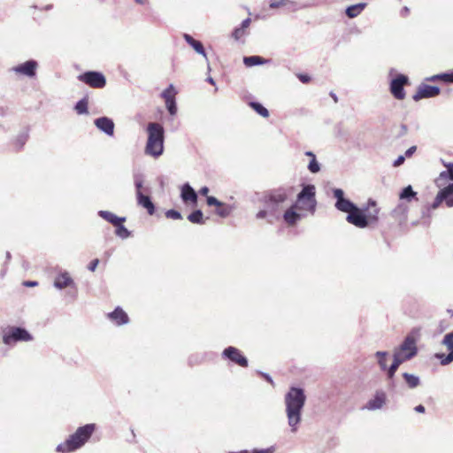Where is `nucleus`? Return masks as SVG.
<instances>
[{
	"label": "nucleus",
	"instance_id": "obj_1",
	"mask_svg": "<svg viewBox=\"0 0 453 453\" xmlns=\"http://www.w3.org/2000/svg\"><path fill=\"white\" fill-rule=\"evenodd\" d=\"M295 193L293 186L279 187L265 191L259 198V202L265 205L256 214L257 219H265L268 215H276L280 211V204L284 203Z\"/></svg>",
	"mask_w": 453,
	"mask_h": 453
},
{
	"label": "nucleus",
	"instance_id": "obj_2",
	"mask_svg": "<svg viewBox=\"0 0 453 453\" xmlns=\"http://www.w3.org/2000/svg\"><path fill=\"white\" fill-rule=\"evenodd\" d=\"M303 390L297 388H291L285 396V403L288 424L292 431L296 432L297 425L301 420V411L305 403Z\"/></svg>",
	"mask_w": 453,
	"mask_h": 453
},
{
	"label": "nucleus",
	"instance_id": "obj_3",
	"mask_svg": "<svg viewBox=\"0 0 453 453\" xmlns=\"http://www.w3.org/2000/svg\"><path fill=\"white\" fill-rule=\"evenodd\" d=\"M96 429V424H87L80 426L64 442L57 447L59 453H71L81 448L92 436Z\"/></svg>",
	"mask_w": 453,
	"mask_h": 453
},
{
	"label": "nucleus",
	"instance_id": "obj_4",
	"mask_svg": "<svg viewBox=\"0 0 453 453\" xmlns=\"http://www.w3.org/2000/svg\"><path fill=\"white\" fill-rule=\"evenodd\" d=\"M148 140L145 147L147 155L157 157L164 151V128L158 123H149L147 127Z\"/></svg>",
	"mask_w": 453,
	"mask_h": 453
},
{
	"label": "nucleus",
	"instance_id": "obj_5",
	"mask_svg": "<svg viewBox=\"0 0 453 453\" xmlns=\"http://www.w3.org/2000/svg\"><path fill=\"white\" fill-rule=\"evenodd\" d=\"M316 188L314 185H306L302 191L297 195V199L295 205L300 211L309 212L313 214L316 211L317 201L315 198Z\"/></svg>",
	"mask_w": 453,
	"mask_h": 453
},
{
	"label": "nucleus",
	"instance_id": "obj_6",
	"mask_svg": "<svg viewBox=\"0 0 453 453\" xmlns=\"http://www.w3.org/2000/svg\"><path fill=\"white\" fill-rule=\"evenodd\" d=\"M32 340L31 334L24 328L21 327H11L3 336V342L11 345L17 342H28Z\"/></svg>",
	"mask_w": 453,
	"mask_h": 453
},
{
	"label": "nucleus",
	"instance_id": "obj_7",
	"mask_svg": "<svg viewBox=\"0 0 453 453\" xmlns=\"http://www.w3.org/2000/svg\"><path fill=\"white\" fill-rule=\"evenodd\" d=\"M78 79L93 88H103L106 85L105 77L99 72H86L80 74Z\"/></svg>",
	"mask_w": 453,
	"mask_h": 453
},
{
	"label": "nucleus",
	"instance_id": "obj_8",
	"mask_svg": "<svg viewBox=\"0 0 453 453\" xmlns=\"http://www.w3.org/2000/svg\"><path fill=\"white\" fill-rule=\"evenodd\" d=\"M395 353L400 354L402 357H404V360L411 359L417 354L416 336L414 335V332L406 336L400 348L395 350Z\"/></svg>",
	"mask_w": 453,
	"mask_h": 453
},
{
	"label": "nucleus",
	"instance_id": "obj_9",
	"mask_svg": "<svg viewBox=\"0 0 453 453\" xmlns=\"http://www.w3.org/2000/svg\"><path fill=\"white\" fill-rule=\"evenodd\" d=\"M409 84V78L403 74H398L390 82V93L397 100H403L406 96L404 86Z\"/></svg>",
	"mask_w": 453,
	"mask_h": 453
},
{
	"label": "nucleus",
	"instance_id": "obj_10",
	"mask_svg": "<svg viewBox=\"0 0 453 453\" xmlns=\"http://www.w3.org/2000/svg\"><path fill=\"white\" fill-rule=\"evenodd\" d=\"M222 357L241 367H248V359L243 356L242 352L235 347L229 346L226 348L222 352Z\"/></svg>",
	"mask_w": 453,
	"mask_h": 453
},
{
	"label": "nucleus",
	"instance_id": "obj_11",
	"mask_svg": "<svg viewBox=\"0 0 453 453\" xmlns=\"http://www.w3.org/2000/svg\"><path fill=\"white\" fill-rule=\"evenodd\" d=\"M442 202H445L448 207L453 206V182L438 192L433 208H437Z\"/></svg>",
	"mask_w": 453,
	"mask_h": 453
},
{
	"label": "nucleus",
	"instance_id": "obj_12",
	"mask_svg": "<svg viewBox=\"0 0 453 453\" xmlns=\"http://www.w3.org/2000/svg\"><path fill=\"white\" fill-rule=\"evenodd\" d=\"M440 88L436 86L421 84L418 87L416 93L412 96L414 101L418 102L423 98L437 96L440 94Z\"/></svg>",
	"mask_w": 453,
	"mask_h": 453
},
{
	"label": "nucleus",
	"instance_id": "obj_13",
	"mask_svg": "<svg viewBox=\"0 0 453 453\" xmlns=\"http://www.w3.org/2000/svg\"><path fill=\"white\" fill-rule=\"evenodd\" d=\"M347 221L359 228H365L369 225L365 214L357 206L348 213Z\"/></svg>",
	"mask_w": 453,
	"mask_h": 453
},
{
	"label": "nucleus",
	"instance_id": "obj_14",
	"mask_svg": "<svg viewBox=\"0 0 453 453\" xmlns=\"http://www.w3.org/2000/svg\"><path fill=\"white\" fill-rule=\"evenodd\" d=\"M442 344L446 346L449 350V354H436L435 357L441 360L442 365H449L453 362V332L447 334L443 340Z\"/></svg>",
	"mask_w": 453,
	"mask_h": 453
},
{
	"label": "nucleus",
	"instance_id": "obj_15",
	"mask_svg": "<svg viewBox=\"0 0 453 453\" xmlns=\"http://www.w3.org/2000/svg\"><path fill=\"white\" fill-rule=\"evenodd\" d=\"M304 216L305 213L300 211L297 205L293 203L284 211L283 219L288 226H294Z\"/></svg>",
	"mask_w": 453,
	"mask_h": 453
},
{
	"label": "nucleus",
	"instance_id": "obj_16",
	"mask_svg": "<svg viewBox=\"0 0 453 453\" xmlns=\"http://www.w3.org/2000/svg\"><path fill=\"white\" fill-rule=\"evenodd\" d=\"M334 196L337 200L335 207L341 211L349 213L356 207L353 203L344 198V192L341 188H335L334 190Z\"/></svg>",
	"mask_w": 453,
	"mask_h": 453
},
{
	"label": "nucleus",
	"instance_id": "obj_17",
	"mask_svg": "<svg viewBox=\"0 0 453 453\" xmlns=\"http://www.w3.org/2000/svg\"><path fill=\"white\" fill-rule=\"evenodd\" d=\"M177 91L173 85H170L166 89L162 92V97L165 100V106L171 115H174L177 111L175 96Z\"/></svg>",
	"mask_w": 453,
	"mask_h": 453
},
{
	"label": "nucleus",
	"instance_id": "obj_18",
	"mask_svg": "<svg viewBox=\"0 0 453 453\" xmlns=\"http://www.w3.org/2000/svg\"><path fill=\"white\" fill-rule=\"evenodd\" d=\"M37 62L35 60H28L21 65L14 66L12 70L19 74L27 77H34L35 75Z\"/></svg>",
	"mask_w": 453,
	"mask_h": 453
},
{
	"label": "nucleus",
	"instance_id": "obj_19",
	"mask_svg": "<svg viewBox=\"0 0 453 453\" xmlns=\"http://www.w3.org/2000/svg\"><path fill=\"white\" fill-rule=\"evenodd\" d=\"M366 211V219H368V223H376L379 220V213L380 208H378L377 203L374 200L369 199L367 203V207L365 210Z\"/></svg>",
	"mask_w": 453,
	"mask_h": 453
},
{
	"label": "nucleus",
	"instance_id": "obj_20",
	"mask_svg": "<svg viewBox=\"0 0 453 453\" xmlns=\"http://www.w3.org/2000/svg\"><path fill=\"white\" fill-rule=\"evenodd\" d=\"M408 211L407 205L400 203L391 211V216L401 225L407 221Z\"/></svg>",
	"mask_w": 453,
	"mask_h": 453
},
{
	"label": "nucleus",
	"instance_id": "obj_21",
	"mask_svg": "<svg viewBox=\"0 0 453 453\" xmlns=\"http://www.w3.org/2000/svg\"><path fill=\"white\" fill-rule=\"evenodd\" d=\"M108 318L119 326L129 321L127 314L120 307H117L112 312L109 313Z\"/></svg>",
	"mask_w": 453,
	"mask_h": 453
},
{
	"label": "nucleus",
	"instance_id": "obj_22",
	"mask_svg": "<svg viewBox=\"0 0 453 453\" xmlns=\"http://www.w3.org/2000/svg\"><path fill=\"white\" fill-rule=\"evenodd\" d=\"M95 125L107 134H113L114 123L111 119L106 117H101L95 120Z\"/></svg>",
	"mask_w": 453,
	"mask_h": 453
},
{
	"label": "nucleus",
	"instance_id": "obj_23",
	"mask_svg": "<svg viewBox=\"0 0 453 453\" xmlns=\"http://www.w3.org/2000/svg\"><path fill=\"white\" fill-rule=\"evenodd\" d=\"M137 203L139 205L145 208L150 215L154 214V203L151 202L150 196L143 195L142 191L137 192Z\"/></svg>",
	"mask_w": 453,
	"mask_h": 453
},
{
	"label": "nucleus",
	"instance_id": "obj_24",
	"mask_svg": "<svg viewBox=\"0 0 453 453\" xmlns=\"http://www.w3.org/2000/svg\"><path fill=\"white\" fill-rule=\"evenodd\" d=\"M386 402V394L383 391H377L374 397L367 403L369 410L380 409Z\"/></svg>",
	"mask_w": 453,
	"mask_h": 453
},
{
	"label": "nucleus",
	"instance_id": "obj_25",
	"mask_svg": "<svg viewBox=\"0 0 453 453\" xmlns=\"http://www.w3.org/2000/svg\"><path fill=\"white\" fill-rule=\"evenodd\" d=\"M181 198L184 203L190 202L196 203L197 201V195L188 184H185L181 188Z\"/></svg>",
	"mask_w": 453,
	"mask_h": 453
},
{
	"label": "nucleus",
	"instance_id": "obj_26",
	"mask_svg": "<svg viewBox=\"0 0 453 453\" xmlns=\"http://www.w3.org/2000/svg\"><path fill=\"white\" fill-rule=\"evenodd\" d=\"M73 283V279L71 278L70 274L66 272L58 274L54 280V286L60 289L67 288L71 286Z\"/></svg>",
	"mask_w": 453,
	"mask_h": 453
},
{
	"label": "nucleus",
	"instance_id": "obj_27",
	"mask_svg": "<svg viewBox=\"0 0 453 453\" xmlns=\"http://www.w3.org/2000/svg\"><path fill=\"white\" fill-rule=\"evenodd\" d=\"M98 214L101 218H103L106 221L110 222L114 226L123 224L126 221V218L118 217L115 214H113L112 212L108 211H100Z\"/></svg>",
	"mask_w": 453,
	"mask_h": 453
},
{
	"label": "nucleus",
	"instance_id": "obj_28",
	"mask_svg": "<svg viewBox=\"0 0 453 453\" xmlns=\"http://www.w3.org/2000/svg\"><path fill=\"white\" fill-rule=\"evenodd\" d=\"M366 5L367 4L365 3H359L354 5H350L346 9V15L349 18L353 19L358 16L364 11Z\"/></svg>",
	"mask_w": 453,
	"mask_h": 453
},
{
	"label": "nucleus",
	"instance_id": "obj_29",
	"mask_svg": "<svg viewBox=\"0 0 453 453\" xmlns=\"http://www.w3.org/2000/svg\"><path fill=\"white\" fill-rule=\"evenodd\" d=\"M400 200H405L407 202H411L412 199L418 201L417 192L412 189L411 185L405 187L401 193L399 194Z\"/></svg>",
	"mask_w": 453,
	"mask_h": 453
},
{
	"label": "nucleus",
	"instance_id": "obj_30",
	"mask_svg": "<svg viewBox=\"0 0 453 453\" xmlns=\"http://www.w3.org/2000/svg\"><path fill=\"white\" fill-rule=\"evenodd\" d=\"M185 41L194 48V50L202 55H205L204 48L199 41L195 40L191 35L185 34L184 35Z\"/></svg>",
	"mask_w": 453,
	"mask_h": 453
},
{
	"label": "nucleus",
	"instance_id": "obj_31",
	"mask_svg": "<svg viewBox=\"0 0 453 453\" xmlns=\"http://www.w3.org/2000/svg\"><path fill=\"white\" fill-rule=\"evenodd\" d=\"M404 357H402L400 354L394 353V361L391 366L388 368V378L391 379L394 377L395 372L397 371L399 365L404 362Z\"/></svg>",
	"mask_w": 453,
	"mask_h": 453
},
{
	"label": "nucleus",
	"instance_id": "obj_32",
	"mask_svg": "<svg viewBox=\"0 0 453 453\" xmlns=\"http://www.w3.org/2000/svg\"><path fill=\"white\" fill-rule=\"evenodd\" d=\"M428 81H442L445 83H453V72L450 73H441L426 78Z\"/></svg>",
	"mask_w": 453,
	"mask_h": 453
},
{
	"label": "nucleus",
	"instance_id": "obj_33",
	"mask_svg": "<svg viewBox=\"0 0 453 453\" xmlns=\"http://www.w3.org/2000/svg\"><path fill=\"white\" fill-rule=\"evenodd\" d=\"M266 62H267L266 59H265L259 56H250V57H245L243 58V63L248 67H251V66H254L257 65H263Z\"/></svg>",
	"mask_w": 453,
	"mask_h": 453
},
{
	"label": "nucleus",
	"instance_id": "obj_34",
	"mask_svg": "<svg viewBox=\"0 0 453 453\" xmlns=\"http://www.w3.org/2000/svg\"><path fill=\"white\" fill-rule=\"evenodd\" d=\"M250 106L259 115L264 118L269 117V111L266 108H265L261 104L257 102H250Z\"/></svg>",
	"mask_w": 453,
	"mask_h": 453
},
{
	"label": "nucleus",
	"instance_id": "obj_35",
	"mask_svg": "<svg viewBox=\"0 0 453 453\" xmlns=\"http://www.w3.org/2000/svg\"><path fill=\"white\" fill-rule=\"evenodd\" d=\"M188 219L194 224L203 223V215L200 210H196L188 216Z\"/></svg>",
	"mask_w": 453,
	"mask_h": 453
},
{
	"label": "nucleus",
	"instance_id": "obj_36",
	"mask_svg": "<svg viewBox=\"0 0 453 453\" xmlns=\"http://www.w3.org/2000/svg\"><path fill=\"white\" fill-rule=\"evenodd\" d=\"M445 167H447V171H443L440 173V177L438 180L449 179L453 180V163L444 164Z\"/></svg>",
	"mask_w": 453,
	"mask_h": 453
},
{
	"label": "nucleus",
	"instance_id": "obj_37",
	"mask_svg": "<svg viewBox=\"0 0 453 453\" xmlns=\"http://www.w3.org/2000/svg\"><path fill=\"white\" fill-rule=\"evenodd\" d=\"M403 377L411 388H416L419 384V379L412 374L404 372Z\"/></svg>",
	"mask_w": 453,
	"mask_h": 453
},
{
	"label": "nucleus",
	"instance_id": "obj_38",
	"mask_svg": "<svg viewBox=\"0 0 453 453\" xmlns=\"http://www.w3.org/2000/svg\"><path fill=\"white\" fill-rule=\"evenodd\" d=\"M75 111L78 114L88 113V100L86 98L80 100L75 105Z\"/></svg>",
	"mask_w": 453,
	"mask_h": 453
},
{
	"label": "nucleus",
	"instance_id": "obj_39",
	"mask_svg": "<svg viewBox=\"0 0 453 453\" xmlns=\"http://www.w3.org/2000/svg\"><path fill=\"white\" fill-rule=\"evenodd\" d=\"M231 212L230 206L221 203L216 209V213L220 217H227Z\"/></svg>",
	"mask_w": 453,
	"mask_h": 453
},
{
	"label": "nucleus",
	"instance_id": "obj_40",
	"mask_svg": "<svg viewBox=\"0 0 453 453\" xmlns=\"http://www.w3.org/2000/svg\"><path fill=\"white\" fill-rule=\"evenodd\" d=\"M378 362L382 370L387 369V352L378 351L377 352Z\"/></svg>",
	"mask_w": 453,
	"mask_h": 453
},
{
	"label": "nucleus",
	"instance_id": "obj_41",
	"mask_svg": "<svg viewBox=\"0 0 453 453\" xmlns=\"http://www.w3.org/2000/svg\"><path fill=\"white\" fill-rule=\"evenodd\" d=\"M116 234L121 238H127L130 235L129 231L123 226V224L116 226Z\"/></svg>",
	"mask_w": 453,
	"mask_h": 453
},
{
	"label": "nucleus",
	"instance_id": "obj_42",
	"mask_svg": "<svg viewBox=\"0 0 453 453\" xmlns=\"http://www.w3.org/2000/svg\"><path fill=\"white\" fill-rule=\"evenodd\" d=\"M247 34V31H245L243 28H242L241 27H236L233 33H232V36L233 38L235 40V41H239L240 39H242L245 35Z\"/></svg>",
	"mask_w": 453,
	"mask_h": 453
},
{
	"label": "nucleus",
	"instance_id": "obj_43",
	"mask_svg": "<svg viewBox=\"0 0 453 453\" xmlns=\"http://www.w3.org/2000/svg\"><path fill=\"white\" fill-rule=\"evenodd\" d=\"M308 169L310 170V172H311L313 173H316L320 170L319 165L317 162L316 157L311 158V160L308 165Z\"/></svg>",
	"mask_w": 453,
	"mask_h": 453
},
{
	"label": "nucleus",
	"instance_id": "obj_44",
	"mask_svg": "<svg viewBox=\"0 0 453 453\" xmlns=\"http://www.w3.org/2000/svg\"><path fill=\"white\" fill-rule=\"evenodd\" d=\"M165 216L167 218L173 219H181V214L175 210H168L165 212Z\"/></svg>",
	"mask_w": 453,
	"mask_h": 453
},
{
	"label": "nucleus",
	"instance_id": "obj_45",
	"mask_svg": "<svg viewBox=\"0 0 453 453\" xmlns=\"http://www.w3.org/2000/svg\"><path fill=\"white\" fill-rule=\"evenodd\" d=\"M286 4H287L286 0H273L270 3V8H272V9L280 8V7L286 5Z\"/></svg>",
	"mask_w": 453,
	"mask_h": 453
},
{
	"label": "nucleus",
	"instance_id": "obj_46",
	"mask_svg": "<svg viewBox=\"0 0 453 453\" xmlns=\"http://www.w3.org/2000/svg\"><path fill=\"white\" fill-rule=\"evenodd\" d=\"M206 202H207V204L210 205V206H216L218 207L219 205H220L221 202H219L217 198H215L214 196H207L206 198Z\"/></svg>",
	"mask_w": 453,
	"mask_h": 453
},
{
	"label": "nucleus",
	"instance_id": "obj_47",
	"mask_svg": "<svg viewBox=\"0 0 453 453\" xmlns=\"http://www.w3.org/2000/svg\"><path fill=\"white\" fill-rule=\"evenodd\" d=\"M98 264H99V259H97V258L93 259L88 266V270L91 272H95Z\"/></svg>",
	"mask_w": 453,
	"mask_h": 453
},
{
	"label": "nucleus",
	"instance_id": "obj_48",
	"mask_svg": "<svg viewBox=\"0 0 453 453\" xmlns=\"http://www.w3.org/2000/svg\"><path fill=\"white\" fill-rule=\"evenodd\" d=\"M297 77L303 83H309L311 81V77L308 74L300 73Z\"/></svg>",
	"mask_w": 453,
	"mask_h": 453
},
{
	"label": "nucleus",
	"instance_id": "obj_49",
	"mask_svg": "<svg viewBox=\"0 0 453 453\" xmlns=\"http://www.w3.org/2000/svg\"><path fill=\"white\" fill-rule=\"evenodd\" d=\"M241 453H273V449H254L251 452L242 451Z\"/></svg>",
	"mask_w": 453,
	"mask_h": 453
},
{
	"label": "nucleus",
	"instance_id": "obj_50",
	"mask_svg": "<svg viewBox=\"0 0 453 453\" xmlns=\"http://www.w3.org/2000/svg\"><path fill=\"white\" fill-rule=\"evenodd\" d=\"M251 19L250 18H247L242 22L241 27L243 28L245 31L249 28L250 25Z\"/></svg>",
	"mask_w": 453,
	"mask_h": 453
},
{
	"label": "nucleus",
	"instance_id": "obj_51",
	"mask_svg": "<svg viewBox=\"0 0 453 453\" xmlns=\"http://www.w3.org/2000/svg\"><path fill=\"white\" fill-rule=\"evenodd\" d=\"M404 157L403 156H399L396 160L394 162V166H400L402 164H403L404 162Z\"/></svg>",
	"mask_w": 453,
	"mask_h": 453
},
{
	"label": "nucleus",
	"instance_id": "obj_52",
	"mask_svg": "<svg viewBox=\"0 0 453 453\" xmlns=\"http://www.w3.org/2000/svg\"><path fill=\"white\" fill-rule=\"evenodd\" d=\"M406 133H407V126L404 125V124H402L401 127H400L399 135H403Z\"/></svg>",
	"mask_w": 453,
	"mask_h": 453
},
{
	"label": "nucleus",
	"instance_id": "obj_53",
	"mask_svg": "<svg viewBox=\"0 0 453 453\" xmlns=\"http://www.w3.org/2000/svg\"><path fill=\"white\" fill-rule=\"evenodd\" d=\"M415 150H416V146H412L406 150L405 155L407 157H411L415 152Z\"/></svg>",
	"mask_w": 453,
	"mask_h": 453
},
{
	"label": "nucleus",
	"instance_id": "obj_54",
	"mask_svg": "<svg viewBox=\"0 0 453 453\" xmlns=\"http://www.w3.org/2000/svg\"><path fill=\"white\" fill-rule=\"evenodd\" d=\"M199 193L203 196H208V193H209V188L207 187H203L200 190H199Z\"/></svg>",
	"mask_w": 453,
	"mask_h": 453
},
{
	"label": "nucleus",
	"instance_id": "obj_55",
	"mask_svg": "<svg viewBox=\"0 0 453 453\" xmlns=\"http://www.w3.org/2000/svg\"><path fill=\"white\" fill-rule=\"evenodd\" d=\"M415 411L417 412L424 413L425 412V407L421 404L415 407Z\"/></svg>",
	"mask_w": 453,
	"mask_h": 453
},
{
	"label": "nucleus",
	"instance_id": "obj_56",
	"mask_svg": "<svg viewBox=\"0 0 453 453\" xmlns=\"http://www.w3.org/2000/svg\"><path fill=\"white\" fill-rule=\"evenodd\" d=\"M37 282L36 281H25L24 282V285L27 286V287H35V286H37Z\"/></svg>",
	"mask_w": 453,
	"mask_h": 453
},
{
	"label": "nucleus",
	"instance_id": "obj_57",
	"mask_svg": "<svg viewBox=\"0 0 453 453\" xmlns=\"http://www.w3.org/2000/svg\"><path fill=\"white\" fill-rule=\"evenodd\" d=\"M135 187H136V193L141 191L142 189V181H136L135 182Z\"/></svg>",
	"mask_w": 453,
	"mask_h": 453
},
{
	"label": "nucleus",
	"instance_id": "obj_58",
	"mask_svg": "<svg viewBox=\"0 0 453 453\" xmlns=\"http://www.w3.org/2000/svg\"><path fill=\"white\" fill-rule=\"evenodd\" d=\"M305 154H306V156H308V157H310L311 158L316 157L315 155L311 151H307Z\"/></svg>",
	"mask_w": 453,
	"mask_h": 453
},
{
	"label": "nucleus",
	"instance_id": "obj_59",
	"mask_svg": "<svg viewBox=\"0 0 453 453\" xmlns=\"http://www.w3.org/2000/svg\"><path fill=\"white\" fill-rule=\"evenodd\" d=\"M135 2H136L137 4H144V3H145V0H135Z\"/></svg>",
	"mask_w": 453,
	"mask_h": 453
}]
</instances>
